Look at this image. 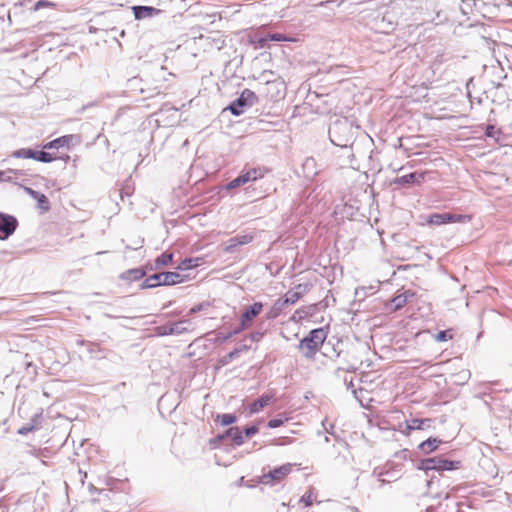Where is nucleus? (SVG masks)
I'll return each instance as SVG.
<instances>
[{
  "label": "nucleus",
  "instance_id": "obj_4",
  "mask_svg": "<svg viewBox=\"0 0 512 512\" xmlns=\"http://www.w3.org/2000/svg\"><path fill=\"white\" fill-rule=\"evenodd\" d=\"M471 220V215L454 213H434L427 218V224L440 226L448 223H467L470 222Z\"/></svg>",
  "mask_w": 512,
  "mask_h": 512
},
{
  "label": "nucleus",
  "instance_id": "obj_28",
  "mask_svg": "<svg viewBox=\"0 0 512 512\" xmlns=\"http://www.w3.org/2000/svg\"><path fill=\"white\" fill-rule=\"evenodd\" d=\"M435 340L438 342H445L447 340H451L453 338V333L451 329L440 331L435 335Z\"/></svg>",
  "mask_w": 512,
  "mask_h": 512
},
{
  "label": "nucleus",
  "instance_id": "obj_17",
  "mask_svg": "<svg viewBox=\"0 0 512 512\" xmlns=\"http://www.w3.org/2000/svg\"><path fill=\"white\" fill-rule=\"evenodd\" d=\"M145 276V271L141 268H134L125 271L121 274L120 278L128 281H138Z\"/></svg>",
  "mask_w": 512,
  "mask_h": 512
},
{
  "label": "nucleus",
  "instance_id": "obj_27",
  "mask_svg": "<svg viewBox=\"0 0 512 512\" xmlns=\"http://www.w3.org/2000/svg\"><path fill=\"white\" fill-rule=\"evenodd\" d=\"M158 277H159V273L150 276L149 278H147L145 280L143 287L144 288H152V287L161 285L160 278H158Z\"/></svg>",
  "mask_w": 512,
  "mask_h": 512
},
{
  "label": "nucleus",
  "instance_id": "obj_11",
  "mask_svg": "<svg viewBox=\"0 0 512 512\" xmlns=\"http://www.w3.org/2000/svg\"><path fill=\"white\" fill-rule=\"evenodd\" d=\"M307 289V285L299 284L295 287V290L288 291L281 299L286 306L289 304H294L302 297L303 293L306 292Z\"/></svg>",
  "mask_w": 512,
  "mask_h": 512
},
{
  "label": "nucleus",
  "instance_id": "obj_29",
  "mask_svg": "<svg viewBox=\"0 0 512 512\" xmlns=\"http://www.w3.org/2000/svg\"><path fill=\"white\" fill-rule=\"evenodd\" d=\"M223 426H228L236 421V416L232 414H222L217 417Z\"/></svg>",
  "mask_w": 512,
  "mask_h": 512
},
{
  "label": "nucleus",
  "instance_id": "obj_20",
  "mask_svg": "<svg viewBox=\"0 0 512 512\" xmlns=\"http://www.w3.org/2000/svg\"><path fill=\"white\" fill-rule=\"evenodd\" d=\"M30 195L37 201L38 207L44 211H48L50 209L48 198L37 191L32 189H28Z\"/></svg>",
  "mask_w": 512,
  "mask_h": 512
},
{
  "label": "nucleus",
  "instance_id": "obj_13",
  "mask_svg": "<svg viewBox=\"0 0 512 512\" xmlns=\"http://www.w3.org/2000/svg\"><path fill=\"white\" fill-rule=\"evenodd\" d=\"M161 285H175L183 282V277L177 272H162L159 273Z\"/></svg>",
  "mask_w": 512,
  "mask_h": 512
},
{
  "label": "nucleus",
  "instance_id": "obj_16",
  "mask_svg": "<svg viewBox=\"0 0 512 512\" xmlns=\"http://www.w3.org/2000/svg\"><path fill=\"white\" fill-rule=\"evenodd\" d=\"M431 422L430 419H412L411 421L407 422L406 425V434L409 435L412 430H423L427 427H429V423Z\"/></svg>",
  "mask_w": 512,
  "mask_h": 512
},
{
  "label": "nucleus",
  "instance_id": "obj_1",
  "mask_svg": "<svg viewBox=\"0 0 512 512\" xmlns=\"http://www.w3.org/2000/svg\"><path fill=\"white\" fill-rule=\"evenodd\" d=\"M74 141H78L77 137L73 134H68L47 142L43 145L42 151H34L30 148H22L14 151L12 156L18 159H34L43 163H51L56 160L68 162L70 160L69 155L56 156L51 154L50 150H59L61 148L69 149L73 145Z\"/></svg>",
  "mask_w": 512,
  "mask_h": 512
},
{
  "label": "nucleus",
  "instance_id": "obj_35",
  "mask_svg": "<svg viewBox=\"0 0 512 512\" xmlns=\"http://www.w3.org/2000/svg\"><path fill=\"white\" fill-rule=\"evenodd\" d=\"M244 432H245L246 437H251L258 432V427L257 426L247 427Z\"/></svg>",
  "mask_w": 512,
  "mask_h": 512
},
{
  "label": "nucleus",
  "instance_id": "obj_5",
  "mask_svg": "<svg viewBox=\"0 0 512 512\" xmlns=\"http://www.w3.org/2000/svg\"><path fill=\"white\" fill-rule=\"evenodd\" d=\"M293 464L286 463L283 464L268 473H265L261 476L260 481L265 485H276L281 483L286 479V477L292 472Z\"/></svg>",
  "mask_w": 512,
  "mask_h": 512
},
{
  "label": "nucleus",
  "instance_id": "obj_19",
  "mask_svg": "<svg viewBox=\"0 0 512 512\" xmlns=\"http://www.w3.org/2000/svg\"><path fill=\"white\" fill-rule=\"evenodd\" d=\"M225 436L230 437L234 444L241 445L243 443V436L242 432L238 427H231L229 428L225 435L220 436V439H223Z\"/></svg>",
  "mask_w": 512,
  "mask_h": 512
},
{
  "label": "nucleus",
  "instance_id": "obj_7",
  "mask_svg": "<svg viewBox=\"0 0 512 512\" xmlns=\"http://www.w3.org/2000/svg\"><path fill=\"white\" fill-rule=\"evenodd\" d=\"M256 99V94L253 91L245 89L242 91L240 97L229 106V110L233 115L238 116L243 113V107L252 105L255 103Z\"/></svg>",
  "mask_w": 512,
  "mask_h": 512
},
{
  "label": "nucleus",
  "instance_id": "obj_8",
  "mask_svg": "<svg viewBox=\"0 0 512 512\" xmlns=\"http://www.w3.org/2000/svg\"><path fill=\"white\" fill-rule=\"evenodd\" d=\"M18 225L14 216L0 213V240H6L14 233Z\"/></svg>",
  "mask_w": 512,
  "mask_h": 512
},
{
  "label": "nucleus",
  "instance_id": "obj_10",
  "mask_svg": "<svg viewBox=\"0 0 512 512\" xmlns=\"http://www.w3.org/2000/svg\"><path fill=\"white\" fill-rule=\"evenodd\" d=\"M132 11L136 20L150 18L160 13V10L152 6H133Z\"/></svg>",
  "mask_w": 512,
  "mask_h": 512
},
{
  "label": "nucleus",
  "instance_id": "obj_26",
  "mask_svg": "<svg viewBox=\"0 0 512 512\" xmlns=\"http://www.w3.org/2000/svg\"><path fill=\"white\" fill-rule=\"evenodd\" d=\"M288 420H289V417L286 414H282L278 418L271 419L268 422L267 426L269 428H277V427L284 425Z\"/></svg>",
  "mask_w": 512,
  "mask_h": 512
},
{
  "label": "nucleus",
  "instance_id": "obj_3",
  "mask_svg": "<svg viewBox=\"0 0 512 512\" xmlns=\"http://www.w3.org/2000/svg\"><path fill=\"white\" fill-rule=\"evenodd\" d=\"M270 169L266 166H245L240 174L226 185L227 190H232L250 182L264 178Z\"/></svg>",
  "mask_w": 512,
  "mask_h": 512
},
{
  "label": "nucleus",
  "instance_id": "obj_23",
  "mask_svg": "<svg viewBox=\"0 0 512 512\" xmlns=\"http://www.w3.org/2000/svg\"><path fill=\"white\" fill-rule=\"evenodd\" d=\"M203 263V258L201 257H196V258H186L184 259L180 265L178 266L179 269H184V270H188V269H193V268H196L198 267L199 265H201Z\"/></svg>",
  "mask_w": 512,
  "mask_h": 512
},
{
  "label": "nucleus",
  "instance_id": "obj_12",
  "mask_svg": "<svg viewBox=\"0 0 512 512\" xmlns=\"http://www.w3.org/2000/svg\"><path fill=\"white\" fill-rule=\"evenodd\" d=\"M428 469L435 470H452L455 469V463L450 460L442 459V458H431L426 461Z\"/></svg>",
  "mask_w": 512,
  "mask_h": 512
},
{
  "label": "nucleus",
  "instance_id": "obj_33",
  "mask_svg": "<svg viewBox=\"0 0 512 512\" xmlns=\"http://www.w3.org/2000/svg\"><path fill=\"white\" fill-rule=\"evenodd\" d=\"M238 246H239V245H238V243H237V241H236L235 237H233V238H231V239L228 241V243H227V245H226V247H225V249H224V250H225L226 252H233V251H234Z\"/></svg>",
  "mask_w": 512,
  "mask_h": 512
},
{
  "label": "nucleus",
  "instance_id": "obj_6",
  "mask_svg": "<svg viewBox=\"0 0 512 512\" xmlns=\"http://www.w3.org/2000/svg\"><path fill=\"white\" fill-rule=\"evenodd\" d=\"M263 303L262 302H254L252 305L247 307L240 316L239 327L234 331V333H239L241 331L249 329L254 319L261 314L263 311Z\"/></svg>",
  "mask_w": 512,
  "mask_h": 512
},
{
  "label": "nucleus",
  "instance_id": "obj_2",
  "mask_svg": "<svg viewBox=\"0 0 512 512\" xmlns=\"http://www.w3.org/2000/svg\"><path fill=\"white\" fill-rule=\"evenodd\" d=\"M327 338L323 328H317L300 341L299 349L307 359H313Z\"/></svg>",
  "mask_w": 512,
  "mask_h": 512
},
{
  "label": "nucleus",
  "instance_id": "obj_25",
  "mask_svg": "<svg viewBox=\"0 0 512 512\" xmlns=\"http://www.w3.org/2000/svg\"><path fill=\"white\" fill-rule=\"evenodd\" d=\"M173 260V254L172 253H163L157 259L155 260V264L157 267L166 266L170 264Z\"/></svg>",
  "mask_w": 512,
  "mask_h": 512
},
{
  "label": "nucleus",
  "instance_id": "obj_22",
  "mask_svg": "<svg viewBox=\"0 0 512 512\" xmlns=\"http://www.w3.org/2000/svg\"><path fill=\"white\" fill-rule=\"evenodd\" d=\"M286 307L283 300L279 298L274 302V304L271 306L270 310L267 313V318L273 319L280 315L282 310Z\"/></svg>",
  "mask_w": 512,
  "mask_h": 512
},
{
  "label": "nucleus",
  "instance_id": "obj_9",
  "mask_svg": "<svg viewBox=\"0 0 512 512\" xmlns=\"http://www.w3.org/2000/svg\"><path fill=\"white\" fill-rule=\"evenodd\" d=\"M302 175L305 178L312 179L320 172L318 163L314 157H307L301 166Z\"/></svg>",
  "mask_w": 512,
  "mask_h": 512
},
{
  "label": "nucleus",
  "instance_id": "obj_36",
  "mask_svg": "<svg viewBox=\"0 0 512 512\" xmlns=\"http://www.w3.org/2000/svg\"><path fill=\"white\" fill-rule=\"evenodd\" d=\"M495 131H496V129H495V126H494V125H488V126L486 127V130H485V135H486L487 137H493V136H494V134H495Z\"/></svg>",
  "mask_w": 512,
  "mask_h": 512
},
{
  "label": "nucleus",
  "instance_id": "obj_32",
  "mask_svg": "<svg viewBox=\"0 0 512 512\" xmlns=\"http://www.w3.org/2000/svg\"><path fill=\"white\" fill-rule=\"evenodd\" d=\"M55 4L53 2L47 0H39L35 3L33 9L34 11H38L42 8H54Z\"/></svg>",
  "mask_w": 512,
  "mask_h": 512
},
{
  "label": "nucleus",
  "instance_id": "obj_34",
  "mask_svg": "<svg viewBox=\"0 0 512 512\" xmlns=\"http://www.w3.org/2000/svg\"><path fill=\"white\" fill-rule=\"evenodd\" d=\"M268 41H270V39L268 38V35H266L265 37H261V38L257 39L255 41V43L257 44L256 48H265L266 47V43Z\"/></svg>",
  "mask_w": 512,
  "mask_h": 512
},
{
  "label": "nucleus",
  "instance_id": "obj_15",
  "mask_svg": "<svg viewBox=\"0 0 512 512\" xmlns=\"http://www.w3.org/2000/svg\"><path fill=\"white\" fill-rule=\"evenodd\" d=\"M273 400V395L265 394L250 405V413H258Z\"/></svg>",
  "mask_w": 512,
  "mask_h": 512
},
{
  "label": "nucleus",
  "instance_id": "obj_18",
  "mask_svg": "<svg viewBox=\"0 0 512 512\" xmlns=\"http://www.w3.org/2000/svg\"><path fill=\"white\" fill-rule=\"evenodd\" d=\"M424 180V174L410 173L401 176L395 180L397 184L421 183Z\"/></svg>",
  "mask_w": 512,
  "mask_h": 512
},
{
  "label": "nucleus",
  "instance_id": "obj_21",
  "mask_svg": "<svg viewBox=\"0 0 512 512\" xmlns=\"http://www.w3.org/2000/svg\"><path fill=\"white\" fill-rule=\"evenodd\" d=\"M441 443V440L437 439V438H428L427 440L423 441L420 445H419V448L426 454H429L433 451H435L439 444Z\"/></svg>",
  "mask_w": 512,
  "mask_h": 512
},
{
  "label": "nucleus",
  "instance_id": "obj_31",
  "mask_svg": "<svg viewBox=\"0 0 512 512\" xmlns=\"http://www.w3.org/2000/svg\"><path fill=\"white\" fill-rule=\"evenodd\" d=\"M235 239L239 246L249 244L253 241V235L251 234H244V235H238L235 236Z\"/></svg>",
  "mask_w": 512,
  "mask_h": 512
},
{
  "label": "nucleus",
  "instance_id": "obj_37",
  "mask_svg": "<svg viewBox=\"0 0 512 512\" xmlns=\"http://www.w3.org/2000/svg\"><path fill=\"white\" fill-rule=\"evenodd\" d=\"M32 430H33V426H24V427L19 429L18 433L22 434V435H26L29 432H31Z\"/></svg>",
  "mask_w": 512,
  "mask_h": 512
},
{
  "label": "nucleus",
  "instance_id": "obj_30",
  "mask_svg": "<svg viewBox=\"0 0 512 512\" xmlns=\"http://www.w3.org/2000/svg\"><path fill=\"white\" fill-rule=\"evenodd\" d=\"M268 38L270 39V41H278V42H281V41L293 42V41H295V39H293L291 37H287L286 35L281 34V33L268 34Z\"/></svg>",
  "mask_w": 512,
  "mask_h": 512
},
{
  "label": "nucleus",
  "instance_id": "obj_14",
  "mask_svg": "<svg viewBox=\"0 0 512 512\" xmlns=\"http://www.w3.org/2000/svg\"><path fill=\"white\" fill-rule=\"evenodd\" d=\"M414 295H415L414 292L407 290V291L395 296L391 300V303L394 306V310L403 308L408 303L409 299L412 298Z\"/></svg>",
  "mask_w": 512,
  "mask_h": 512
},
{
  "label": "nucleus",
  "instance_id": "obj_38",
  "mask_svg": "<svg viewBox=\"0 0 512 512\" xmlns=\"http://www.w3.org/2000/svg\"><path fill=\"white\" fill-rule=\"evenodd\" d=\"M50 153H51V154H54V155H56V156H64V154H60V155H58V154L56 153V151H53V152H50ZM65 155H68V154H67V153H65Z\"/></svg>",
  "mask_w": 512,
  "mask_h": 512
},
{
  "label": "nucleus",
  "instance_id": "obj_24",
  "mask_svg": "<svg viewBox=\"0 0 512 512\" xmlns=\"http://www.w3.org/2000/svg\"><path fill=\"white\" fill-rule=\"evenodd\" d=\"M316 492L314 488H309V490L301 497L300 502L304 504L305 507H310L316 501Z\"/></svg>",
  "mask_w": 512,
  "mask_h": 512
}]
</instances>
